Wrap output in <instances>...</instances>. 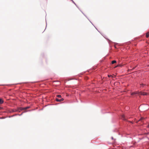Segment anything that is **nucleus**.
<instances>
[{
    "label": "nucleus",
    "instance_id": "1",
    "mask_svg": "<svg viewBox=\"0 0 149 149\" xmlns=\"http://www.w3.org/2000/svg\"><path fill=\"white\" fill-rule=\"evenodd\" d=\"M142 109L144 111L147 110L149 109V106L147 105L143 106H140L139 108Z\"/></svg>",
    "mask_w": 149,
    "mask_h": 149
},
{
    "label": "nucleus",
    "instance_id": "2",
    "mask_svg": "<svg viewBox=\"0 0 149 149\" xmlns=\"http://www.w3.org/2000/svg\"><path fill=\"white\" fill-rule=\"evenodd\" d=\"M56 100L57 102H61L63 101L64 100V99L63 98H61L60 99H59L58 98H56Z\"/></svg>",
    "mask_w": 149,
    "mask_h": 149
},
{
    "label": "nucleus",
    "instance_id": "3",
    "mask_svg": "<svg viewBox=\"0 0 149 149\" xmlns=\"http://www.w3.org/2000/svg\"><path fill=\"white\" fill-rule=\"evenodd\" d=\"M121 119L124 120H126V119L125 118V116L124 115H122L121 116Z\"/></svg>",
    "mask_w": 149,
    "mask_h": 149
},
{
    "label": "nucleus",
    "instance_id": "4",
    "mask_svg": "<svg viewBox=\"0 0 149 149\" xmlns=\"http://www.w3.org/2000/svg\"><path fill=\"white\" fill-rule=\"evenodd\" d=\"M138 93H139V92H136L132 93L131 94V95H134V94H138Z\"/></svg>",
    "mask_w": 149,
    "mask_h": 149
},
{
    "label": "nucleus",
    "instance_id": "5",
    "mask_svg": "<svg viewBox=\"0 0 149 149\" xmlns=\"http://www.w3.org/2000/svg\"><path fill=\"white\" fill-rule=\"evenodd\" d=\"M146 36L147 38H148L149 37V32H148L146 33Z\"/></svg>",
    "mask_w": 149,
    "mask_h": 149
},
{
    "label": "nucleus",
    "instance_id": "6",
    "mask_svg": "<svg viewBox=\"0 0 149 149\" xmlns=\"http://www.w3.org/2000/svg\"><path fill=\"white\" fill-rule=\"evenodd\" d=\"M140 85L141 87H143L144 86L146 85L145 84H140Z\"/></svg>",
    "mask_w": 149,
    "mask_h": 149
},
{
    "label": "nucleus",
    "instance_id": "7",
    "mask_svg": "<svg viewBox=\"0 0 149 149\" xmlns=\"http://www.w3.org/2000/svg\"><path fill=\"white\" fill-rule=\"evenodd\" d=\"M3 100L1 99H0V103L1 104L2 103H3Z\"/></svg>",
    "mask_w": 149,
    "mask_h": 149
},
{
    "label": "nucleus",
    "instance_id": "8",
    "mask_svg": "<svg viewBox=\"0 0 149 149\" xmlns=\"http://www.w3.org/2000/svg\"><path fill=\"white\" fill-rule=\"evenodd\" d=\"M116 61L114 60L112 61L111 63H112V64H113L115 63H116Z\"/></svg>",
    "mask_w": 149,
    "mask_h": 149
},
{
    "label": "nucleus",
    "instance_id": "9",
    "mask_svg": "<svg viewBox=\"0 0 149 149\" xmlns=\"http://www.w3.org/2000/svg\"><path fill=\"white\" fill-rule=\"evenodd\" d=\"M147 94V93H146L143 92V95H146Z\"/></svg>",
    "mask_w": 149,
    "mask_h": 149
},
{
    "label": "nucleus",
    "instance_id": "10",
    "mask_svg": "<svg viewBox=\"0 0 149 149\" xmlns=\"http://www.w3.org/2000/svg\"><path fill=\"white\" fill-rule=\"evenodd\" d=\"M56 97H58L61 98V95H57Z\"/></svg>",
    "mask_w": 149,
    "mask_h": 149
},
{
    "label": "nucleus",
    "instance_id": "11",
    "mask_svg": "<svg viewBox=\"0 0 149 149\" xmlns=\"http://www.w3.org/2000/svg\"><path fill=\"white\" fill-rule=\"evenodd\" d=\"M144 119V118H143V117H141L140 119L139 120V121H142V120Z\"/></svg>",
    "mask_w": 149,
    "mask_h": 149
},
{
    "label": "nucleus",
    "instance_id": "12",
    "mask_svg": "<svg viewBox=\"0 0 149 149\" xmlns=\"http://www.w3.org/2000/svg\"><path fill=\"white\" fill-rule=\"evenodd\" d=\"M139 94L141 95H143V92L141 91L140 92H139Z\"/></svg>",
    "mask_w": 149,
    "mask_h": 149
},
{
    "label": "nucleus",
    "instance_id": "13",
    "mask_svg": "<svg viewBox=\"0 0 149 149\" xmlns=\"http://www.w3.org/2000/svg\"><path fill=\"white\" fill-rule=\"evenodd\" d=\"M29 107H25V108H23V109H29Z\"/></svg>",
    "mask_w": 149,
    "mask_h": 149
},
{
    "label": "nucleus",
    "instance_id": "14",
    "mask_svg": "<svg viewBox=\"0 0 149 149\" xmlns=\"http://www.w3.org/2000/svg\"><path fill=\"white\" fill-rule=\"evenodd\" d=\"M108 76L109 77H113V76L112 75H108Z\"/></svg>",
    "mask_w": 149,
    "mask_h": 149
},
{
    "label": "nucleus",
    "instance_id": "15",
    "mask_svg": "<svg viewBox=\"0 0 149 149\" xmlns=\"http://www.w3.org/2000/svg\"><path fill=\"white\" fill-rule=\"evenodd\" d=\"M147 127L149 128V124H148V126H147Z\"/></svg>",
    "mask_w": 149,
    "mask_h": 149
},
{
    "label": "nucleus",
    "instance_id": "16",
    "mask_svg": "<svg viewBox=\"0 0 149 149\" xmlns=\"http://www.w3.org/2000/svg\"><path fill=\"white\" fill-rule=\"evenodd\" d=\"M111 139H113V137H111Z\"/></svg>",
    "mask_w": 149,
    "mask_h": 149
}]
</instances>
